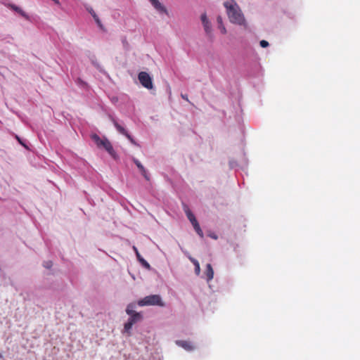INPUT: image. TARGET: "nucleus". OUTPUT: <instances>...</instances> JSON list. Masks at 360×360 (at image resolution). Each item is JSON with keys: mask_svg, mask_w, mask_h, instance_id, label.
Listing matches in <instances>:
<instances>
[{"mask_svg": "<svg viewBox=\"0 0 360 360\" xmlns=\"http://www.w3.org/2000/svg\"><path fill=\"white\" fill-rule=\"evenodd\" d=\"M129 318L128 320H129L131 322H132L134 324L139 322L142 320L143 316L141 313L136 312L135 314L129 315Z\"/></svg>", "mask_w": 360, "mask_h": 360, "instance_id": "nucleus-12", "label": "nucleus"}, {"mask_svg": "<svg viewBox=\"0 0 360 360\" xmlns=\"http://www.w3.org/2000/svg\"><path fill=\"white\" fill-rule=\"evenodd\" d=\"M259 44L262 48H266V47L269 46V42L265 40L260 41Z\"/></svg>", "mask_w": 360, "mask_h": 360, "instance_id": "nucleus-23", "label": "nucleus"}, {"mask_svg": "<svg viewBox=\"0 0 360 360\" xmlns=\"http://www.w3.org/2000/svg\"><path fill=\"white\" fill-rule=\"evenodd\" d=\"M112 122L119 133L122 134L124 136H125L128 133L127 130L122 126H121L115 119L112 118Z\"/></svg>", "mask_w": 360, "mask_h": 360, "instance_id": "nucleus-13", "label": "nucleus"}, {"mask_svg": "<svg viewBox=\"0 0 360 360\" xmlns=\"http://www.w3.org/2000/svg\"><path fill=\"white\" fill-rule=\"evenodd\" d=\"M133 162L135 163V165H136V167L140 169L141 167H143V165L140 162L139 160H138L136 158H133Z\"/></svg>", "mask_w": 360, "mask_h": 360, "instance_id": "nucleus-22", "label": "nucleus"}, {"mask_svg": "<svg viewBox=\"0 0 360 360\" xmlns=\"http://www.w3.org/2000/svg\"><path fill=\"white\" fill-rule=\"evenodd\" d=\"M134 323L132 322H131L129 320L127 321V322L124 324V335H129V331L131 329Z\"/></svg>", "mask_w": 360, "mask_h": 360, "instance_id": "nucleus-16", "label": "nucleus"}, {"mask_svg": "<svg viewBox=\"0 0 360 360\" xmlns=\"http://www.w3.org/2000/svg\"><path fill=\"white\" fill-rule=\"evenodd\" d=\"M153 7L160 14L169 15V11L164 4H162L159 0H148Z\"/></svg>", "mask_w": 360, "mask_h": 360, "instance_id": "nucleus-7", "label": "nucleus"}, {"mask_svg": "<svg viewBox=\"0 0 360 360\" xmlns=\"http://www.w3.org/2000/svg\"><path fill=\"white\" fill-rule=\"evenodd\" d=\"M138 78H139L140 83L145 88H146L148 89H152L153 88L152 78L147 72H141L138 75Z\"/></svg>", "mask_w": 360, "mask_h": 360, "instance_id": "nucleus-6", "label": "nucleus"}, {"mask_svg": "<svg viewBox=\"0 0 360 360\" xmlns=\"http://www.w3.org/2000/svg\"><path fill=\"white\" fill-rule=\"evenodd\" d=\"M94 20H95L96 25H98V27L102 30H105V28H104V26L102 24L100 18H98V16L97 15V14L96 15H94L93 17Z\"/></svg>", "mask_w": 360, "mask_h": 360, "instance_id": "nucleus-18", "label": "nucleus"}, {"mask_svg": "<svg viewBox=\"0 0 360 360\" xmlns=\"http://www.w3.org/2000/svg\"><path fill=\"white\" fill-rule=\"evenodd\" d=\"M16 139L19 141V143H21V140L20 139V138L18 136H16Z\"/></svg>", "mask_w": 360, "mask_h": 360, "instance_id": "nucleus-26", "label": "nucleus"}, {"mask_svg": "<svg viewBox=\"0 0 360 360\" xmlns=\"http://www.w3.org/2000/svg\"><path fill=\"white\" fill-rule=\"evenodd\" d=\"M184 212L188 219V220L191 221V223L192 224L195 231H196V233L201 237L202 238L203 237V233H202V231L201 230L200 227V225L197 221V219H195V216L193 215V214L192 213V212L189 210V208L186 206H185V208H184Z\"/></svg>", "mask_w": 360, "mask_h": 360, "instance_id": "nucleus-5", "label": "nucleus"}, {"mask_svg": "<svg viewBox=\"0 0 360 360\" xmlns=\"http://www.w3.org/2000/svg\"><path fill=\"white\" fill-rule=\"evenodd\" d=\"M22 146H23L25 148H27L26 145L23 143V142L21 141V143H20Z\"/></svg>", "mask_w": 360, "mask_h": 360, "instance_id": "nucleus-27", "label": "nucleus"}, {"mask_svg": "<svg viewBox=\"0 0 360 360\" xmlns=\"http://www.w3.org/2000/svg\"><path fill=\"white\" fill-rule=\"evenodd\" d=\"M11 8L16 11L17 13H18L20 15H22L23 18H26V19H29V16L28 15L24 12L20 7L15 6V5H11Z\"/></svg>", "mask_w": 360, "mask_h": 360, "instance_id": "nucleus-15", "label": "nucleus"}, {"mask_svg": "<svg viewBox=\"0 0 360 360\" xmlns=\"http://www.w3.org/2000/svg\"><path fill=\"white\" fill-rule=\"evenodd\" d=\"M217 21L218 23V29L220 30L221 33L223 34H226L227 30L223 24L222 18L221 16H218L217 18Z\"/></svg>", "mask_w": 360, "mask_h": 360, "instance_id": "nucleus-14", "label": "nucleus"}, {"mask_svg": "<svg viewBox=\"0 0 360 360\" xmlns=\"http://www.w3.org/2000/svg\"><path fill=\"white\" fill-rule=\"evenodd\" d=\"M86 8V11L91 15L92 17L96 15V13L91 6H88Z\"/></svg>", "mask_w": 360, "mask_h": 360, "instance_id": "nucleus-21", "label": "nucleus"}, {"mask_svg": "<svg viewBox=\"0 0 360 360\" xmlns=\"http://www.w3.org/2000/svg\"><path fill=\"white\" fill-rule=\"evenodd\" d=\"M184 253L186 255V257L188 258V259L195 266V274L197 276H199L200 274V266L198 261L195 259V258L192 257L189 253L186 251H183Z\"/></svg>", "mask_w": 360, "mask_h": 360, "instance_id": "nucleus-9", "label": "nucleus"}, {"mask_svg": "<svg viewBox=\"0 0 360 360\" xmlns=\"http://www.w3.org/2000/svg\"><path fill=\"white\" fill-rule=\"evenodd\" d=\"M223 6L231 23L242 26L244 28L248 27L245 17L235 0H227L223 3Z\"/></svg>", "mask_w": 360, "mask_h": 360, "instance_id": "nucleus-1", "label": "nucleus"}, {"mask_svg": "<svg viewBox=\"0 0 360 360\" xmlns=\"http://www.w3.org/2000/svg\"><path fill=\"white\" fill-rule=\"evenodd\" d=\"M200 20L203 27L204 32L207 36V37L212 40L213 35V29L211 21L209 20L206 13H203L200 15Z\"/></svg>", "mask_w": 360, "mask_h": 360, "instance_id": "nucleus-4", "label": "nucleus"}, {"mask_svg": "<svg viewBox=\"0 0 360 360\" xmlns=\"http://www.w3.org/2000/svg\"><path fill=\"white\" fill-rule=\"evenodd\" d=\"M176 343V345L182 347L184 349H185L187 351H191L193 349V345L188 340H185V339L177 340Z\"/></svg>", "mask_w": 360, "mask_h": 360, "instance_id": "nucleus-8", "label": "nucleus"}, {"mask_svg": "<svg viewBox=\"0 0 360 360\" xmlns=\"http://www.w3.org/2000/svg\"><path fill=\"white\" fill-rule=\"evenodd\" d=\"M137 304L140 307L159 306L165 307V304L160 295H150L139 300Z\"/></svg>", "mask_w": 360, "mask_h": 360, "instance_id": "nucleus-2", "label": "nucleus"}, {"mask_svg": "<svg viewBox=\"0 0 360 360\" xmlns=\"http://www.w3.org/2000/svg\"><path fill=\"white\" fill-rule=\"evenodd\" d=\"M91 139L98 148H104L112 157L115 158L116 153L111 143L106 137L101 138L97 134H93L91 135Z\"/></svg>", "mask_w": 360, "mask_h": 360, "instance_id": "nucleus-3", "label": "nucleus"}, {"mask_svg": "<svg viewBox=\"0 0 360 360\" xmlns=\"http://www.w3.org/2000/svg\"><path fill=\"white\" fill-rule=\"evenodd\" d=\"M182 98H184V99L188 100L186 96H184V95H182Z\"/></svg>", "mask_w": 360, "mask_h": 360, "instance_id": "nucleus-28", "label": "nucleus"}, {"mask_svg": "<svg viewBox=\"0 0 360 360\" xmlns=\"http://www.w3.org/2000/svg\"><path fill=\"white\" fill-rule=\"evenodd\" d=\"M136 308V304L135 303H130L127 306L126 308V313L129 316L131 314L136 313L135 311Z\"/></svg>", "mask_w": 360, "mask_h": 360, "instance_id": "nucleus-17", "label": "nucleus"}, {"mask_svg": "<svg viewBox=\"0 0 360 360\" xmlns=\"http://www.w3.org/2000/svg\"><path fill=\"white\" fill-rule=\"evenodd\" d=\"M205 274L206 276V280L207 282H210L211 280H212L214 277V270L210 264H207L206 265V270L205 271Z\"/></svg>", "mask_w": 360, "mask_h": 360, "instance_id": "nucleus-11", "label": "nucleus"}, {"mask_svg": "<svg viewBox=\"0 0 360 360\" xmlns=\"http://www.w3.org/2000/svg\"><path fill=\"white\" fill-rule=\"evenodd\" d=\"M2 358H3V356H2V355L0 354V359H2Z\"/></svg>", "mask_w": 360, "mask_h": 360, "instance_id": "nucleus-29", "label": "nucleus"}, {"mask_svg": "<svg viewBox=\"0 0 360 360\" xmlns=\"http://www.w3.org/2000/svg\"><path fill=\"white\" fill-rule=\"evenodd\" d=\"M125 136L128 139V140L134 145L138 146L137 143L135 141V140L131 137V136L127 133Z\"/></svg>", "mask_w": 360, "mask_h": 360, "instance_id": "nucleus-20", "label": "nucleus"}, {"mask_svg": "<svg viewBox=\"0 0 360 360\" xmlns=\"http://www.w3.org/2000/svg\"><path fill=\"white\" fill-rule=\"evenodd\" d=\"M140 172L141 173V174L143 176V177L146 179V180H149V176L147 174V172L145 169V167L143 166L141 167L140 169H139Z\"/></svg>", "mask_w": 360, "mask_h": 360, "instance_id": "nucleus-19", "label": "nucleus"}, {"mask_svg": "<svg viewBox=\"0 0 360 360\" xmlns=\"http://www.w3.org/2000/svg\"><path fill=\"white\" fill-rule=\"evenodd\" d=\"M133 250L136 253V257H137V259L139 260V262L142 264L143 266H144L145 268H146L147 269H150V264H148V262L147 261H146L140 255V253L139 252L137 248L134 246L133 247Z\"/></svg>", "mask_w": 360, "mask_h": 360, "instance_id": "nucleus-10", "label": "nucleus"}, {"mask_svg": "<svg viewBox=\"0 0 360 360\" xmlns=\"http://www.w3.org/2000/svg\"><path fill=\"white\" fill-rule=\"evenodd\" d=\"M44 266L46 269H49L52 266V262L49 261V262H44Z\"/></svg>", "mask_w": 360, "mask_h": 360, "instance_id": "nucleus-24", "label": "nucleus"}, {"mask_svg": "<svg viewBox=\"0 0 360 360\" xmlns=\"http://www.w3.org/2000/svg\"><path fill=\"white\" fill-rule=\"evenodd\" d=\"M210 236L211 238H212L213 239H215V240H217V236L216 234H214V233H213V234H210Z\"/></svg>", "mask_w": 360, "mask_h": 360, "instance_id": "nucleus-25", "label": "nucleus"}]
</instances>
